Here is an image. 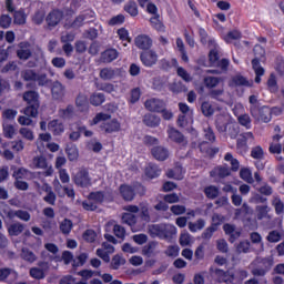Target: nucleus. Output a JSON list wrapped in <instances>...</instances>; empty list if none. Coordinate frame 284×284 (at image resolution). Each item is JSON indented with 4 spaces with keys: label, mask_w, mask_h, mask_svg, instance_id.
<instances>
[{
    "label": "nucleus",
    "mask_w": 284,
    "mask_h": 284,
    "mask_svg": "<svg viewBox=\"0 0 284 284\" xmlns=\"http://www.w3.org/2000/svg\"><path fill=\"white\" fill-rule=\"evenodd\" d=\"M184 174H185V171L183 170V166L178 165L174 168V170L168 171L166 176L169 179H175L176 181H181Z\"/></svg>",
    "instance_id": "nucleus-38"
},
{
    "label": "nucleus",
    "mask_w": 284,
    "mask_h": 284,
    "mask_svg": "<svg viewBox=\"0 0 284 284\" xmlns=\"http://www.w3.org/2000/svg\"><path fill=\"white\" fill-rule=\"evenodd\" d=\"M48 130L53 136H61L65 132V125L60 120H51L48 123Z\"/></svg>",
    "instance_id": "nucleus-14"
},
{
    "label": "nucleus",
    "mask_w": 284,
    "mask_h": 284,
    "mask_svg": "<svg viewBox=\"0 0 284 284\" xmlns=\"http://www.w3.org/2000/svg\"><path fill=\"white\" fill-rule=\"evenodd\" d=\"M23 101L28 103V106L23 110L26 116L37 119L39 116V93L37 91H27L23 94Z\"/></svg>",
    "instance_id": "nucleus-2"
},
{
    "label": "nucleus",
    "mask_w": 284,
    "mask_h": 284,
    "mask_svg": "<svg viewBox=\"0 0 284 284\" xmlns=\"http://www.w3.org/2000/svg\"><path fill=\"white\" fill-rule=\"evenodd\" d=\"M20 48L21 49L18 50L19 59L27 61V59H30V57H32V51H30V49H23V48H28V43L26 42L20 43Z\"/></svg>",
    "instance_id": "nucleus-41"
},
{
    "label": "nucleus",
    "mask_w": 284,
    "mask_h": 284,
    "mask_svg": "<svg viewBox=\"0 0 284 284\" xmlns=\"http://www.w3.org/2000/svg\"><path fill=\"white\" fill-rule=\"evenodd\" d=\"M214 276L219 283H232L234 281V275L225 273L223 270H215Z\"/></svg>",
    "instance_id": "nucleus-31"
},
{
    "label": "nucleus",
    "mask_w": 284,
    "mask_h": 284,
    "mask_svg": "<svg viewBox=\"0 0 284 284\" xmlns=\"http://www.w3.org/2000/svg\"><path fill=\"white\" fill-rule=\"evenodd\" d=\"M283 139V134L273 135V142L270 145V152L272 154H281L283 152V146L278 143Z\"/></svg>",
    "instance_id": "nucleus-28"
},
{
    "label": "nucleus",
    "mask_w": 284,
    "mask_h": 284,
    "mask_svg": "<svg viewBox=\"0 0 284 284\" xmlns=\"http://www.w3.org/2000/svg\"><path fill=\"white\" fill-rule=\"evenodd\" d=\"M145 175L149 179H156V176L161 175V171L159 170V166L154 164H149L145 169Z\"/></svg>",
    "instance_id": "nucleus-43"
},
{
    "label": "nucleus",
    "mask_w": 284,
    "mask_h": 284,
    "mask_svg": "<svg viewBox=\"0 0 284 284\" xmlns=\"http://www.w3.org/2000/svg\"><path fill=\"white\" fill-rule=\"evenodd\" d=\"M176 72H178V77H180V79L184 80L185 83L192 82V80H193L192 74H190V72H187V70L183 69V67H179Z\"/></svg>",
    "instance_id": "nucleus-55"
},
{
    "label": "nucleus",
    "mask_w": 284,
    "mask_h": 284,
    "mask_svg": "<svg viewBox=\"0 0 284 284\" xmlns=\"http://www.w3.org/2000/svg\"><path fill=\"white\" fill-rule=\"evenodd\" d=\"M253 70L256 74L255 77V83H261V77L265 74V70L263 67H261V62L258 61V58H255L252 60Z\"/></svg>",
    "instance_id": "nucleus-36"
},
{
    "label": "nucleus",
    "mask_w": 284,
    "mask_h": 284,
    "mask_svg": "<svg viewBox=\"0 0 284 284\" xmlns=\"http://www.w3.org/2000/svg\"><path fill=\"white\" fill-rule=\"evenodd\" d=\"M219 52H221V48L217 47L215 49H211L209 53V61L211 65H215L219 69L206 70V74H223V72H227V68L230 65V60L222 59L219 60Z\"/></svg>",
    "instance_id": "nucleus-3"
},
{
    "label": "nucleus",
    "mask_w": 284,
    "mask_h": 284,
    "mask_svg": "<svg viewBox=\"0 0 284 284\" xmlns=\"http://www.w3.org/2000/svg\"><path fill=\"white\" fill-rule=\"evenodd\" d=\"M267 88L270 92H278V84L276 82V75L271 74L267 81Z\"/></svg>",
    "instance_id": "nucleus-64"
},
{
    "label": "nucleus",
    "mask_w": 284,
    "mask_h": 284,
    "mask_svg": "<svg viewBox=\"0 0 284 284\" xmlns=\"http://www.w3.org/2000/svg\"><path fill=\"white\" fill-rule=\"evenodd\" d=\"M243 34L241 33V31L234 29L232 31H229L223 40L225 41V43H234V41H241Z\"/></svg>",
    "instance_id": "nucleus-37"
},
{
    "label": "nucleus",
    "mask_w": 284,
    "mask_h": 284,
    "mask_svg": "<svg viewBox=\"0 0 284 284\" xmlns=\"http://www.w3.org/2000/svg\"><path fill=\"white\" fill-rule=\"evenodd\" d=\"M60 230L62 234H70L72 232V221L65 219L60 224Z\"/></svg>",
    "instance_id": "nucleus-62"
},
{
    "label": "nucleus",
    "mask_w": 284,
    "mask_h": 284,
    "mask_svg": "<svg viewBox=\"0 0 284 284\" xmlns=\"http://www.w3.org/2000/svg\"><path fill=\"white\" fill-rule=\"evenodd\" d=\"M179 110L181 112L178 119V125H180V128H186L187 125L194 123V111L190 109L187 104L180 102Z\"/></svg>",
    "instance_id": "nucleus-5"
},
{
    "label": "nucleus",
    "mask_w": 284,
    "mask_h": 284,
    "mask_svg": "<svg viewBox=\"0 0 284 284\" xmlns=\"http://www.w3.org/2000/svg\"><path fill=\"white\" fill-rule=\"evenodd\" d=\"M250 112L253 119L261 123H270L272 121V109L268 106H251Z\"/></svg>",
    "instance_id": "nucleus-7"
},
{
    "label": "nucleus",
    "mask_w": 284,
    "mask_h": 284,
    "mask_svg": "<svg viewBox=\"0 0 284 284\" xmlns=\"http://www.w3.org/2000/svg\"><path fill=\"white\" fill-rule=\"evenodd\" d=\"M256 216L258 221H263V219H267V214H270V206L267 205H257L255 207Z\"/></svg>",
    "instance_id": "nucleus-44"
},
{
    "label": "nucleus",
    "mask_w": 284,
    "mask_h": 284,
    "mask_svg": "<svg viewBox=\"0 0 284 284\" xmlns=\"http://www.w3.org/2000/svg\"><path fill=\"white\" fill-rule=\"evenodd\" d=\"M61 19H63V12L60 10H53L47 16V23L50 28H54V26H59V23H61Z\"/></svg>",
    "instance_id": "nucleus-20"
},
{
    "label": "nucleus",
    "mask_w": 284,
    "mask_h": 284,
    "mask_svg": "<svg viewBox=\"0 0 284 284\" xmlns=\"http://www.w3.org/2000/svg\"><path fill=\"white\" fill-rule=\"evenodd\" d=\"M240 176L245 183H254V178L252 176V170L250 168H242L240 170Z\"/></svg>",
    "instance_id": "nucleus-45"
},
{
    "label": "nucleus",
    "mask_w": 284,
    "mask_h": 284,
    "mask_svg": "<svg viewBox=\"0 0 284 284\" xmlns=\"http://www.w3.org/2000/svg\"><path fill=\"white\" fill-rule=\"evenodd\" d=\"M204 194L206 199H216V196L220 194V191L217 186L209 185L204 189Z\"/></svg>",
    "instance_id": "nucleus-52"
},
{
    "label": "nucleus",
    "mask_w": 284,
    "mask_h": 284,
    "mask_svg": "<svg viewBox=\"0 0 284 284\" xmlns=\"http://www.w3.org/2000/svg\"><path fill=\"white\" fill-rule=\"evenodd\" d=\"M3 134L6 139H13L14 134H17V129H14V125L4 123L3 124Z\"/></svg>",
    "instance_id": "nucleus-56"
},
{
    "label": "nucleus",
    "mask_w": 284,
    "mask_h": 284,
    "mask_svg": "<svg viewBox=\"0 0 284 284\" xmlns=\"http://www.w3.org/2000/svg\"><path fill=\"white\" fill-rule=\"evenodd\" d=\"M149 234L152 239H163V224L149 225Z\"/></svg>",
    "instance_id": "nucleus-32"
},
{
    "label": "nucleus",
    "mask_w": 284,
    "mask_h": 284,
    "mask_svg": "<svg viewBox=\"0 0 284 284\" xmlns=\"http://www.w3.org/2000/svg\"><path fill=\"white\" fill-rule=\"evenodd\" d=\"M199 36H200V41L203 43V45H209L211 50H216L219 48V44L216 43V40L214 38H210L207 36V31L203 28H199Z\"/></svg>",
    "instance_id": "nucleus-16"
},
{
    "label": "nucleus",
    "mask_w": 284,
    "mask_h": 284,
    "mask_svg": "<svg viewBox=\"0 0 284 284\" xmlns=\"http://www.w3.org/2000/svg\"><path fill=\"white\" fill-rule=\"evenodd\" d=\"M166 132L171 141H173L174 143H182V145H185V138H183V134L179 132V130L174 129L173 126H169Z\"/></svg>",
    "instance_id": "nucleus-21"
},
{
    "label": "nucleus",
    "mask_w": 284,
    "mask_h": 284,
    "mask_svg": "<svg viewBox=\"0 0 284 284\" xmlns=\"http://www.w3.org/2000/svg\"><path fill=\"white\" fill-rule=\"evenodd\" d=\"M139 210L142 221H144V223H150V207L148 206V203H141Z\"/></svg>",
    "instance_id": "nucleus-47"
},
{
    "label": "nucleus",
    "mask_w": 284,
    "mask_h": 284,
    "mask_svg": "<svg viewBox=\"0 0 284 284\" xmlns=\"http://www.w3.org/2000/svg\"><path fill=\"white\" fill-rule=\"evenodd\" d=\"M250 241H242L236 246L237 254H247L250 252Z\"/></svg>",
    "instance_id": "nucleus-58"
},
{
    "label": "nucleus",
    "mask_w": 284,
    "mask_h": 284,
    "mask_svg": "<svg viewBox=\"0 0 284 284\" xmlns=\"http://www.w3.org/2000/svg\"><path fill=\"white\" fill-rule=\"evenodd\" d=\"M233 83L242 88H252L254 85V80H247V78L237 74L233 77Z\"/></svg>",
    "instance_id": "nucleus-35"
},
{
    "label": "nucleus",
    "mask_w": 284,
    "mask_h": 284,
    "mask_svg": "<svg viewBox=\"0 0 284 284\" xmlns=\"http://www.w3.org/2000/svg\"><path fill=\"white\" fill-rule=\"evenodd\" d=\"M42 190L47 193L43 201L48 203V205H54L57 203V194L52 191V186H50V184H43Z\"/></svg>",
    "instance_id": "nucleus-23"
},
{
    "label": "nucleus",
    "mask_w": 284,
    "mask_h": 284,
    "mask_svg": "<svg viewBox=\"0 0 284 284\" xmlns=\"http://www.w3.org/2000/svg\"><path fill=\"white\" fill-rule=\"evenodd\" d=\"M109 119H112V115L108 113H98L93 120L90 122V125H97L102 122L101 124V130L105 132L106 134H112L114 132H120L121 131V122L119 120L113 119L108 121Z\"/></svg>",
    "instance_id": "nucleus-1"
},
{
    "label": "nucleus",
    "mask_w": 284,
    "mask_h": 284,
    "mask_svg": "<svg viewBox=\"0 0 284 284\" xmlns=\"http://www.w3.org/2000/svg\"><path fill=\"white\" fill-rule=\"evenodd\" d=\"M140 60L145 68H152V65H156L159 54H156L153 50L144 51L140 54Z\"/></svg>",
    "instance_id": "nucleus-12"
},
{
    "label": "nucleus",
    "mask_w": 284,
    "mask_h": 284,
    "mask_svg": "<svg viewBox=\"0 0 284 284\" xmlns=\"http://www.w3.org/2000/svg\"><path fill=\"white\" fill-rule=\"evenodd\" d=\"M13 23L23 26L26 23V13L23 11H16L13 16Z\"/></svg>",
    "instance_id": "nucleus-61"
},
{
    "label": "nucleus",
    "mask_w": 284,
    "mask_h": 284,
    "mask_svg": "<svg viewBox=\"0 0 284 284\" xmlns=\"http://www.w3.org/2000/svg\"><path fill=\"white\" fill-rule=\"evenodd\" d=\"M69 161H77L79 159V149L74 144H69L65 149Z\"/></svg>",
    "instance_id": "nucleus-42"
},
{
    "label": "nucleus",
    "mask_w": 284,
    "mask_h": 284,
    "mask_svg": "<svg viewBox=\"0 0 284 284\" xmlns=\"http://www.w3.org/2000/svg\"><path fill=\"white\" fill-rule=\"evenodd\" d=\"M100 77L104 81H110L112 79H116V77H119V69L104 68L100 71Z\"/></svg>",
    "instance_id": "nucleus-29"
},
{
    "label": "nucleus",
    "mask_w": 284,
    "mask_h": 284,
    "mask_svg": "<svg viewBox=\"0 0 284 284\" xmlns=\"http://www.w3.org/2000/svg\"><path fill=\"white\" fill-rule=\"evenodd\" d=\"M143 123H145L148 128H159V125H161V118L152 113H148L143 118Z\"/></svg>",
    "instance_id": "nucleus-30"
},
{
    "label": "nucleus",
    "mask_w": 284,
    "mask_h": 284,
    "mask_svg": "<svg viewBox=\"0 0 284 284\" xmlns=\"http://www.w3.org/2000/svg\"><path fill=\"white\" fill-rule=\"evenodd\" d=\"M33 168L37 170H44L43 176H52L54 174V169H52V164L48 163V160L44 156H36L32 161Z\"/></svg>",
    "instance_id": "nucleus-10"
},
{
    "label": "nucleus",
    "mask_w": 284,
    "mask_h": 284,
    "mask_svg": "<svg viewBox=\"0 0 284 284\" xmlns=\"http://www.w3.org/2000/svg\"><path fill=\"white\" fill-rule=\"evenodd\" d=\"M121 265H125V258L121 255H114L111 261L112 270H119Z\"/></svg>",
    "instance_id": "nucleus-60"
},
{
    "label": "nucleus",
    "mask_w": 284,
    "mask_h": 284,
    "mask_svg": "<svg viewBox=\"0 0 284 284\" xmlns=\"http://www.w3.org/2000/svg\"><path fill=\"white\" fill-rule=\"evenodd\" d=\"M223 230L230 236V243H234L236 239L241 237V231H236V227L232 224H224Z\"/></svg>",
    "instance_id": "nucleus-26"
},
{
    "label": "nucleus",
    "mask_w": 284,
    "mask_h": 284,
    "mask_svg": "<svg viewBox=\"0 0 284 284\" xmlns=\"http://www.w3.org/2000/svg\"><path fill=\"white\" fill-rule=\"evenodd\" d=\"M154 250H156V242H151L149 244H146L145 246H143L142 248V254L143 256H152V254H154Z\"/></svg>",
    "instance_id": "nucleus-59"
},
{
    "label": "nucleus",
    "mask_w": 284,
    "mask_h": 284,
    "mask_svg": "<svg viewBox=\"0 0 284 284\" xmlns=\"http://www.w3.org/2000/svg\"><path fill=\"white\" fill-rule=\"evenodd\" d=\"M125 212L130 213H123L122 214V223H125L126 225H130L132 232H141L143 226L136 227V213H139V206L136 205H126L124 206Z\"/></svg>",
    "instance_id": "nucleus-4"
},
{
    "label": "nucleus",
    "mask_w": 284,
    "mask_h": 284,
    "mask_svg": "<svg viewBox=\"0 0 284 284\" xmlns=\"http://www.w3.org/2000/svg\"><path fill=\"white\" fill-rule=\"evenodd\" d=\"M135 192L143 195L145 194V189L141 184H136L133 187L125 184L120 186V193L124 201H133Z\"/></svg>",
    "instance_id": "nucleus-8"
},
{
    "label": "nucleus",
    "mask_w": 284,
    "mask_h": 284,
    "mask_svg": "<svg viewBox=\"0 0 284 284\" xmlns=\"http://www.w3.org/2000/svg\"><path fill=\"white\" fill-rule=\"evenodd\" d=\"M151 154L156 161H165L170 156V151L163 146H154L151 150Z\"/></svg>",
    "instance_id": "nucleus-24"
},
{
    "label": "nucleus",
    "mask_w": 284,
    "mask_h": 284,
    "mask_svg": "<svg viewBox=\"0 0 284 284\" xmlns=\"http://www.w3.org/2000/svg\"><path fill=\"white\" fill-rule=\"evenodd\" d=\"M125 12L130 14L131 17H136L139 14V7L136 6V2L130 1L124 6Z\"/></svg>",
    "instance_id": "nucleus-51"
},
{
    "label": "nucleus",
    "mask_w": 284,
    "mask_h": 284,
    "mask_svg": "<svg viewBox=\"0 0 284 284\" xmlns=\"http://www.w3.org/2000/svg\"><path fill=\"white\" fill-rule=\"evenodd\" d=\"M51 93L53 99H63V94H64V89H63V84H61V82H54L51 89Z\"/></svg>",
    "instance_id": "nucleus-39"
},
{
    "label": "nucleus",
    "mask_w": 284,
    "mask_h": 284,
    "mask_svg": "<svg viewBox=\"0 0 284 284\" xmlns=\"http://www.w3.org/2000/svg\"><path fill=\"white\" fill-rule=\"evenodd\" d=\"M194 243V237L191 236L187 232H182L180 235V245L182 247H187V245H192Z\"/></svg>",
    "instance_id": "nucleus-46"
},
{
    "label": "nucleus",
    "mask_w": 284,
    "mask_h": 284,
    "mask_svg": "<svg viewBox=\"0 0 284 284\" xmlns=\"http://www.w3.org/2000/svg\"><path fill=\"white\" fill-rule=\"evenodd\" d=\"M255 263H261L262 265H264L265 268H260V267L253 268L252 270L253 276H265V274H267V270H270V267H272L273 265L272 258H263V260L257 258Z\"/></svg>",
    "instance_id": "nucleus-17"
},
{
    "label": "nucleus",
    "mask_w": 284,
    "mask_h": 284,
    "mask_svg": "<svg viewBox=\"0 0 284 284\" xmlns=\"http://www.w3.org/2000/svg\"><path fill=\"white\" fill-rule=\"evenodd\" d=\"M224 161H227V163L231 164L233 172H237L239 168H241V163L234 158V155H232V153H226Z\"/></svg>",
    "instance_id": "nucleus-49"
},
{
    "label": "nucleus",
    "mask_w": 284,
    "mask_h": 284,
    "mask_svg": "<svg viewBox=\"0 0 284 284\" xmlns=\"http://www.w3.org/2000/svg\"><path fill=\"white\" fill-rule=\"evenodd\" d=\"M203 227H205V220L203 219H200L196 222L189 223L190 232H200V230H203Z\"/></svg>",
    "instance_id": "nucleus-53"
},
{
    "label": "nucleus",
    "mask_w": 284,
    "mask_h": 284,
    "mask_svg": "<svg viewBox=\"0 0 284 284\" xmlns=\"http://www.w3.org/2000/svg\"><path fill=\"white\" fill-rule=\"evenodd\" d=\"M211 176L215 181H219L220 179H225V176H230V168L227 166H216L211 171Z\"/></svg>",
    "instance_id": "nucleus-22"
},
{
    "label": "nucleus",
    "mask_w": 284,
    "mask_h": 284,
    "mask_svg": "<svg viewBox=\"0 0 284 284\" xmlns=\"http://www.w3.org/2000/svg\"><path fill=\"white\" fill-rule=\"evenodd\" d=\"M90 19H94V11H87L83 14H80L75 20L72 22L70 28H81L83 23H90Z\"/></svg>",
    "instance_id": "nucleus-18"
},
{
    "label": "nucleus",
    "mask_w": 284,
    "mask_h": 284,
    "mask_svg": "<svg viewBox=\"0 0 284 284\" xmlns=\"http://www.w3.org/2000/svg\"><path fill=\"white\" fill-rule=\"evenodd\" d=\"M73 181L79 187H90V185H92V179L90 178V173H88V171L84 169L75 173V175L73 176Z\"/></svg>",
    "instance_id": "nucleus-11"
},
{
    "label": "nucleus",
    "mask_w": 284,
    "mask_h": 284,
    "mask_svg": "<svg viewBox=\"0 0 284 284\" xmlns=\"http://www.w3.org/2000/svg\"><path fill=\"white\" fill-rule=\"evenodd\" d=\"M0 212L8 219H14L17 216V219H20V221H24L26 223H28V221H30L31 219V215L28 211H12L11 207L8 206L6 203L0 204Z\"/></svg>",
    "instance_id": "nucleus-6"
},
{
    "label": "nucleus",
    "mask_w": 284,
    "mask_h": 284,
    "mask_svg": "<svg viewBox=\"0 0 284 284\" xmlns=\"http://www.w3.org/2000/svg\"><path fill=\"white\" fill-rule=\"evenodd\" d=\"M176 226L172 224H163L162 234L164 235L162 236V240L171 241L172 236H176Z\"/></svg>",
    "instance_id": "nucleus-34"
},
{
    "label": "nucleus",
    "mask_w": 284,
    "mask_h": 284,
    "mask_svg": "<svg viewBox=\"0 0 284 284\" xmlns=\"http://www.w3.org/2000/svg\"><path fill=\"white\" fill-rule=\"evenodd\" d=\"M24 227L26 226L23 224L18 222V223L11 224L8 229V232L10 236H19V234L23 232Z\"/></svg>",
    "instance_id": "nucleus-48"
},
{
    "label": "nucleus",
    "mask_w": 284,
    "mask_h": 284,
    "mask_svg": "<svg viewBox=\"0 0 284 284\" xmlns=\"http://www.w3.org/2000/svg\"><path fill=\"white\" fill-rule=\"evenodd\" d=\"M134 43L140 50H150L152 48V39L146 34L138 36Z\"/></svg>",
    "instance_id": "nucleus-19"
},
{
    "label": "nucleus",
    "mask_w": 284,
    "mask_h": 284,
    "mask_svg": "<svg viewBox=\"0 0 284 284\" xmlns=\"http://www.w3.org/2000/svg\"><path fill=\"white\" fill-rule=\"evenodd\" d=\"M216 128L219 132H227L231 136V139H236L239 135V128L232 123H227V120H225V116H220L216 119Z\"/></svg>",
    "instance_id": "nucleus-9"
},
{
    "label": "nucleus",
    "mask_w": 284,
    "mask_h": 284,
    "mask_svg": "<svg viewBox=\"0 0 284 284\" xmlns=\"http://www.w3.org/2000/svg\"><path fill=\"white\" fill-rule=\"evenodd\" d=\"M237 121L240 125L245 128L246 130H252V118L247 113H243L237 116Z\"/></svg>",
    "instance_id": "nucleus-40"
},
{
    "label": "nucleus",
    "mask_w": 284,
    "mask_h": 284,
    "mask_svg": "<svg viewBox=\"0 0 284 284\" xmlns=\"http://www.w3.org/2000/svg\"><path fill=\"white\" fill-rule=\"evenodd\" d=\"M97 254L104 263H110V254H114V246L112 244L104 242L102 248L97 250Z\"/></svg>",
    "instance_id": "nucleus-15"
},
{
    "label": "nucleus",
    "mask_w": 284,
    "mask_h": 284,
    "mask_svg": "<svg viewBox=\"0 0 284 284\" xmlns=\"http://www.w3.org/2000/svg\"><path fill=\"white\" fill-rule=\"evenodd\" d=\"M19 274L12 268H1L0 270V281H6L8 280L9 283H12L17 281Z\"/></svg>",
    "instance_id": "nucleus-25"
},
{
    "label": "nucleus",
    "mask_w": 284,
    "mask_h": 284,
    "mask_svg": "<svg viewBox=\"0 0 284 284\" xmlns=\"http://www.w3.org/2000/svg\"><path fill=\"white\" fill-rule=\"evenodd\" d=\"M251 156L252 159H256L257 161L263 160V158L265 156V153L263 152V148L261 146L253 148L251 151Z\"/></svg>",
    "instance_id": "nucleus-63"
},
{
    "label": "nucleus",
    "mask_w": 284,
    "mask_h": 284,
    "mask_svg": "<svg viewBox=\"0 0 284 284\" xmlns=\"http://www.w3.org/2000/svg\"><path fill=\"white\" fill-rule=\"evenodd\" d=\"M150 23H151L152 28L158 30V32H164L165 31V26H163V22H161L159 17H152L150 19Z\"/></svg>",
    "instance_id": "nucleus-57"
},
{
    "label": "nucleus",
    "mask_w": 284,
    "mask_h": 284,
    "mask_svg": "<svg viewBox=\"0 0 284 284\" xmlns=\"http://www.w3.org/2000/svg\"><path fill=\"white\" fill-rule=\"evenodd\" d=\"M103 63H112V61L119 59V51L116 49H108L101 54Z\"/></svg>",
    "instance_id": "nucleus-27"
},
{
    "label": "nucleus",
    "mask_w": 284,
    "mask_h": 284,
    "mask_svg": "<svg viewBox=\"0 0 284 284\" xmlns=\"http://www.w3.org/2000/svg\"><path fill=\"white\" fill-rule=\"evenodd\" d=\"M144 108H146L149 112H161L165 108V101L156 98H151L145 101Z\"/></svg>",
    "instance_id": "nucleus-13"
},
{
    "label": "nucleus",
    "mask_w": 284,
    "mask_h": 284,
    "mask_svg": "<svg viewBox=\"0 0 284 284\" xmlns=\"http://www.w3.org/2000/svg\"><path fill=\"white\" fill-rule=\"evenodd\" d=\"M222 81H223L222 78L212 77V75H206L203 79V83L205 88H207L209 90H214V88H216Z\"/></svg>",
    "instance_id": "nucleus-33"
},
{
    "label": "nucleus",
    "mask_w": 284,
    "mask_h": 284,
    "mask_svg": "<svg viewBox=\"0 0 284 284\" xmlns=\"http://www.w3.org/2000/svg\"><path fill=\"white\" fill-rule=\"evenodd\" d=\"M105 102V95L103 93H93L90 98L91 105H101Z\"/></svg>",
    "instance_id": "nucleus-54"
},
{
    "label": "nucleus",
    "mask_w": 284,
    "mask_h": 284,
    "mask_svg": "<svg viewBox=\"0 0 284 284\" xmlns=\"http://www.w3.org/2000/svg\"><path fill=\"white\" fill-rule=\"evenodd\" d=\"M21 258L28 263H34V261H37V255L30 251V248H22Z\"/></svg>",
    "instance_id": "nucleus-50"
}]
</instances>
